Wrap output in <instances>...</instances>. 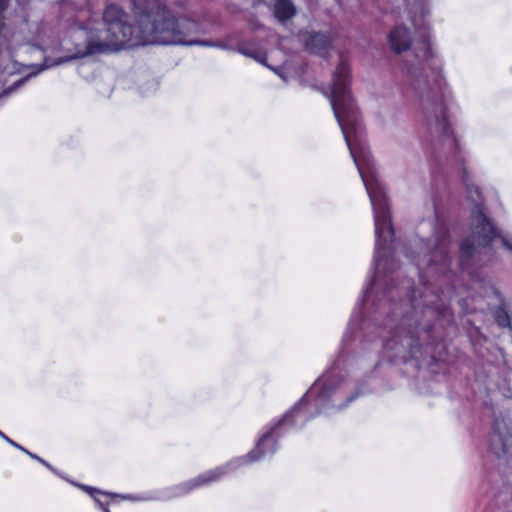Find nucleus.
Instances as JSON below:
<instances>
[{
    "label": "nucleus",
    "mask_w": 512,
    "mask_h": 512,
    "mask_svg": "<svg viewBox=\"0 0 512 512\" xmlns=\"http://www.w3.org/2000/svg\"><path fill=\"white\" fill-rule=\"evenodd\" d=\"M433 241V249L422 258L408 252L405 254L417 266L423 289L417 291L412 288L410 279L402 280L398 285L391 278L385 281L383 299L376 304L378 316L385 315L378 326L382 356L394 364L410 359H436L444 324L453 320L450 290L439 292L438 288L425 281L429 276H445L450 270L448 233H438Z\"/></svg>",
    "instance_id": "obj_1"
},
{
    "label": "nucleus",
    "mask_w": 512,
    "mask_h": 512,
    "mask_svg": "<svg viewBox=\"0 0 512 512\" xmlns=\"http://www.w3.org/2000/svg\"><path fill=\"white\" fill-rule=\"evenodd\" d=\"M132 11L137 23L136 28L128 22V15L120 6L107 5L103 12L106 34L103 39L88 40L84 49H78L71 56L59 58L54 62L46 59L42 64L29 66V72L5 89L1 96L16 91L32 77L48 68L93 54L149 44L216 46L210 41L196 38L202 32L197 21L176 17L167 6L157 0H132Z\"/></svg>",
    "instance_id": "obj_2"
},
{
    "label": "nucleus",
    "mask_w": 512,
    "mask_h": 512,
    "mask_svg": "<svg viewBox=\"0 0 512 512\" xmlns=\"http://www.w3.org/2000/svg\"><path fill=\"white\" fill-rule=\"evenodd\" d=\"M351 73L348 64L341 59L333 74L332 84L326 93L337 122L342 130L350 154L359 171L370 198L375 224L374 265L378 271H394V261L385 257L387 236L393 240L394 230L391 222L390 206L384 184L378 179L373 160L362 143L363 127L358 107L352 97Z\"/></svg>",
    "instance_id": "obj_3"
},
{
    "label": "nucleus",
    "mask_w": 512,
    "mask_h": 512,
    "mask_svg": "<svg viewBox=\"0 0 512 512\" xmlns=\"http://www.w3.org/2000/svg\"><path fill=\"white\" fill-rule=\"evenodd\" d=\"M415 63L406 67L410 86L415 93L424 124L431 136L448 139L457 147V140L448 122L447 107L452 91L444 75L443 64L433 51L426 34L413 49Z\"/></svg>",
    "instance_id": "obj_4"
},
{
    "label": "nucleus",
    "mask_w": 512,
    "mask_h": 512,
    "mask_svg": "<svg viewBox=\"0 0 512 512\" xmlns=\"http://www.w3.org/2000/svg\"><path fill=\"white\" fill-rule=\"evenodd\" d=\"M336 390V383L330 375H324L315 381L312 387L299 399L294 406L287 411L275 426L270 428L258 440L255 448L251 450L243 459L247 462H254L262 458L265 454H273L277 450V438L283 425H295L296 418L300 417L303 423L321 412V410L330 401V398Z\"/></svg>",
    "instance_id": "obj_5"
},
{
    "label": "nucleus",
    "mask_w": 512,
    "mask_h": 512,
    "mask_svg": "<svg viewBox=\"0 0 512 512\" xmlns=\"http://www.w3.org/2000/svg\"><path fill=\"white\" fill-rule=\"evenodd\" d=\"M463 182L468 198L475 204L471 216V235L460 244V266L465 268L475 252V247H487L499 235L497 228L484 213L483 199L479 187L469 183L467 171L463 170Z\"/></svg>",
    "instance_id": "obj_6"
},
{
    "label": "nucleus",
    "mask_w": 512,
    "mask_h": 512,
    "mask_svg": "<svg viewBox=\"0 0 512 512\" xmlns=\"http://www.w3.org/2000/svg\"><path fill=\"white\" fill-rule=\"evenodd\" d=\"M229 466L230 465L217 467L213 470L206 471L191 480L175 486L173 488V496L179 497L188 494L193 489L218 481L227 473Z\"/></svg>",
    "instance_id": "obj_7"
},
{
    "label": "nucleus",
    "mask_w": 512,
    "mask_h": 512,
    "mask_svg": "<svg viewBox=\"0 0 512 512\" xmlns=\"http://www.w3.org/2000/svg\"><path fill=\"white\" fill-rule=\"evenodd\" d=\"M391 50L401 54L411 48L412 38L410 30L404 25L395 26L388 35Z\"/></svg>",
    "instance_id": "obj_8"
},
{
    "label": "nucleus",
    "mask_w": 512,
    "mask_h": 512,
    "mask_svg": "<svg viewBox=\"0 0 512 512\" xmlns=\"http://www.w3.org/2000/svg\"><path fill=\"white\" fill-rule=\"evenodd\" d=\"M332 45V39L329 34L322 32H313L305 41V48L312 54L325 56Z\"/></svg>",
    "instance_id": "obj_9"
},
{
    "label": "nucleus",
    "mask_w": 512,
    "mask_h": 512,
    "mask_svg": "<svg viewBox=\"0 0 512 512\" xmlns=\"http://www.w3.org/2000/svg\"><path fill=\"white\" fill-rule=\"evenodd\" d=\"M506 443V435L500 431L499 425L496 423L488 436V449L491 453L499 457L505 453Z\"/></svg>",
    "instance_id": "obj_10"
},
{
    "label": "nucleus",
    "mask_w": 512,
    "mask_h": 512,
    "mask_svg": "<svg viewBox=\"0 0 512 512\" xmlns=\"http://www.w3.org/2000/svg\"><path fill=\"white\" fill-rule=\"evenodd\" d=\"M296 14V7L291 0H276L274 4V15L277 20L284 23Z\"/></svg>",
    "instance_id": "obj_11"
},
{
    "label": "nucleus",
    "mask_w": 512,
    "mask_h": 512,
    "mask_svg": "<svg viewBox=\"0 0 512 512\" xmlns=\"http://www.w3.org/2000/svg\"><path fill=\"white\" fill-rule=\"evenodd\" d=\"M407 6L409 7V13L411 14V20L416 28H420L421 24L417 22L416 13H420V17L423 18L425 15L424 0H406Z\"/></svg>",
    "instance_id": "obj_12"
},
{
    "label": "nucleus",
    "mask_w": 512,
    "mask_h": 512,
    "mask_svg": "<svg viewBox=\"0 0 512 512\" xmlns=\"http://www.w3.org/2000/svg\"><path fill=\"white\" fill-rule=\"evenodd\" d=\"M0 437L2 439H4L6 442H8L10 445H12L13 447L21 450L22 452L26 453L27 455H29L32 459H35L37 460L38 462H40L42 465H44L45 467H47L48 469H50L51 471H55L54 468L52 467V465L50 463H48L46 460H44L43 458L39 457L38 455L28 451L27 449H25L23 446H21L20 444L16 443L15 441H13L12 439H10L7 435H5L1 430H0Z\"/></svg>",
    "instance_id": "obj_13"
},
{
    "label": "nucleus",
    "mask_w": 512,
    "mask_h": 512,
    "mask_svg": "<svg viewBox=\"0 0 512 512\" xmlns=\"http://www.w3.org/2000/svg\"><path fill=\"white\" fill-rule=\"evenodd\" d=\"M84 489L87 490L89 492V494L95 499L97 505L99 506V508L103 511V512H110L109 508L107 507L106 504L102 503L96 496L95 494H104V495H107V496H112V497H119L120 495H117L115 493H110V492H101L100 490L94 488V487H89V486H84Z\"/></svg>",
    "instance_id": "obj_14"
},
{
    "label": "nucleus",
    "mask_w": 512,
    "mask_h": 512,
    "mask_svg": "<svg viewBox=\"0 0 512 512\" xmlns=\"http://www.w3.org/2000/svg\"><path fill=\"white\" fill-rule=\"evenodd\" d=\"M494 318L497 324L501 327H507L510 325V317L503 306H499L494 311Z\"/></svg>",
    "instance_id": "obj_15"
},
{
    "label": "nucleus",
    "mask_w": 512,
    "mask_h": 512,
    "mask_svg": "<svg viewBox=\"0 0 512 512\" xmlns=\"http://www.w3.org/2000/svg\"><path fill=\"white\" fill-rule=\"evenodd\" d=\"M240 52L246 56L253 57L254 59H256L257 61H259L261 63H263V61H264V57L257 56L247 49H240Z\"/></svg>",
    "instance_id": "obj_16"
},
{
    "label": "nucleus",
    "mask_w": 512,
    "mask_h": 512,
    "mask_svg": "<svg viewBox=\"0 0 512 512\" xmlns=\"http://www.w3.org/2000/svg\"><path fill=\"white\" fill-rule=\"evenodd\" d=\"M503 245L512 251V244L505 238L502 239Z\"/></svg>",
    "instance_id": "obj_17"
},
{
    "label": "nucleus",
    "mask_w": 512,
    "mask_h": 512,
    "mask_svg": "<svg viewBox=\"0 0 512 512\" xmlns=\"http://www.w3.org/2000/svg\"><path fill=\"white\" fill-rule=\"evenodd\" d=\"M357 396H358V393L353 394L352 396H350V397L347 399V403H349V402L353 401Z\"/></svg>",
    "instance_id": "obj_18"
},
{
    "label": "nucleus",
    "mask_w": 512,
    "mask_h": 512,
    "mask_svg": "<svg viewBox=\"0 0 512 512\" xmlns=\"http://www.w3.org/2000/svg\"><path fill=\"white\" fill-rule=\"evenodd\" d=\"M370 290H371V287H367L364 291V296H366Z\"/></svg>",
    "instance_id": "obj_19"
},
{
    "label": "nucleus",
    "mask_w": 512,
    "mask_h": 512,
    "mask_svg": "<svg viewBox=\"0 0 512 512\" xmlns=\"http://www.w3.org/2000/svg\"><path fill=\"white\" fill-rule=\"evenodd\" d=\"M123 499H132L131 496H121Z\"/></svg>",
    "instance_id": "obj_20"
},
{
    "label": "nucleus",
    "mask_w": 512,
    "mask_h": 512,
    "mask_svg": "<svg viewBox=\"0 0 512 512\" xmlns=\"http://www.w3.org/2000/svg\"><path fill=\"white\" fill-rule=\"evenodd\" d=\"M374 285V279L370 282V286L372 287Z\"/></svg>",
    "instance_id": "obj_21"
}]
</instances>
